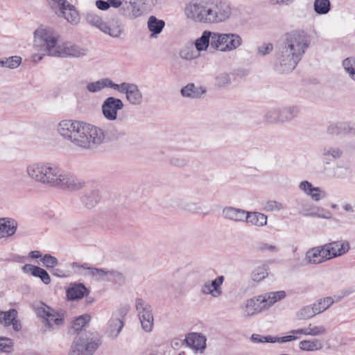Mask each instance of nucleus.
<instances>
[{"mask_svg":"<svg viewBox=\"0 0 355 355\" xmlns=\"http://www.w3.org/2000/svg\"><path fill=\"white\" fill-rule=\"evenodd\" d=\"M26 173L32 180L50 187L77 191L84 185L82 180L51 163L31 164Z\"/></svg>","mask_w":355,"mask_h":355,"instance_id":"1","label":"nucleus"},{"mask_svg":"<svg viewBox=\"0 0 355 355\" xmlns=\"http://www.w3.org/2000/svg\"><path fill=\"white\" fill-rule=\"evenodd\" d=\"M57 130L64 139L84 149L92 148L105 139L102 128L79 121L63 120L58 123Z\"/></svg>","mask_w":355,"mask_h":355,"instance_id":"2","label":"nucleus"},{"mask_svg":"<svg viewBox=\"0 0 355 355\" xmlns=\"http://www.w3.org/2000/svg\"><path fill=\"white\" fill-rule=\"evenodd\" d=\"M285 36L284 46L275 63V69L281 73L292 71L296 67L311 43L310 36L302 31H293Z\"/></svg>","mask_w":355,"mask_h":355,"instance_id":"3","label":"nucleus"},{"mask_svg":"<svg viewBox=\"0 0 355 355\" xmlns=\"http://www.w3.org/2000/svg\"><path fill=\"white\" fill-rule=\"evenodd\" d=\"M34 35V47L41 51L42 55L80 58L87 55V50L78 45L71 43L58 44V35L51 28H37Z\"/></svg>","mask_w":355,"mask_h":355,"instance_id":"4","label":"nucleus"},{"mask_svg":"<svg viewBox=\"0 0 355 355\" xmlns=\"http://www.w3.org/2000/svg\"><path fill=\"white\" fill-rule=\"evenodd\" d=\"M90 321L87 314L76 318L72 322L70 334H78L71 346L69 355H92L100 345V340L92 333L83 332V329Z\"/></svg>","mask_w":355,"mask_h":355,"instance_id":"5","label":"nucleus"},{"mask_svg":"<svg viewBox=\"0 0 355 355\" xmlns=\"http://www.w3.org/2000/svg\"><path fill=\"white\" fill-rule=\"evenodd\" d=\"M72 268L78 269L76 272L83 275H89L97 281H111L112 279H121L123 277V275L117 270L90 267L87 263L80 264L73 262Z\"/></svg>","mask_w":355,"mask_h":355,"instance_id":"6","label":"nucleus"},{"mask_svg":"<svg viewBox=\"0 0 355 355\" xmlns=\"http://www.w3.org/2000/svg\"><path fill=\"white\" fill-rule=\"evenodd\" d=\"M150 0H123L119 13L125 19L134 20L144 14V6L149 3ZM152 3L153 0H150Z\"/></svg>","mask_w":355,"mask_h":355,"instance_id":"7","label":"nucleus"},{"mask_svg":"<svg viewBox=\"0 0 355 355\" xmlns=\"http://www.w3.org/2000/svg\"><path fill=\"white\" fill-rule=\"evenodd\" d=\"M136 309L139 313L142 329L146 332L152 331L154 318L151 306L141 299H137L136 301Z\"/></svg>","mask_w":355,"mask_h":355,"instance_id":"8","label":"nucleus"},{"mask_svg":"<svg viewBox=\"0 0 355 355\" xmlns=\"http://www.w3.org/2000/svg\"><path fill=\"white\" fill-rule=\"evenodd\" d=\"M123 106V103L120 98L113 96L107 97L103 102L102 114L108 121H115L118 117V111L122 110Z\"/></svg>","mask_w":355,"mask_h":355,"instance_id":"9","label":"nucleus"},{"mask_svg":"<svg viewBox=\"0 0 355 355\" xmlns=\"http://www.w3.org/2000/svg\"><path fill=\"white\" fill-rule=\"evenodd\" d=\"M115 90L125 94L126 99L132 105H139L142 103L143 95L136 84L125 82L116 84Z\"/></svg>","mask_w":355,"mask_h":355,"instance_id":"10","label":"nucleus"},{"mask_svg":"<svg viewBox=\"0 0 355 355\" xmlns=\"http://www.w3.org/2000/svg\"><path fill=\"white\" fill-rule=\"evenodd\" d=\"M128 308L123 307L119 309L118 316L113 315L107 323L106 334L109 337L116 338L123 327V318L128 313Z\"/></svg>","mask_w":355,"mask_h":355,"instance_id":"11","label":"nucleus"},{"mask_svg":"<svg viewBox=\"0 0 355 355\" xmlns=\"http://www.w3.org/2000/svg\"><path fill=\"white\" fill-rule=\"evenodd\" d=\"M324 252L327 254L326 259L329 260L332 258L340 257L346 254L350 249L347 241H336L323 245Z\"/></svg>","mask_w":355,"mask_h":355,"instance_id":"12","label":"nucleus"},{"mask_svg":"<svg viewBox=\"0 0 355 355\" xmlns=\"http://www.w3.org/2000/svg\"><path fill=\"white\" fill-rule=\"evenodd\" d=\"M214 16V24L225 21L232 13V9L229 3L223 1L211 2Z\"/></svg>","mask_w":355,"mask_h":355,"instance_id":"13","label":"nucleus"},{"mask_svg":"<svg viewBox=\"0 0 355 355\" xmlns=\"http://www.w3.org/2000/svg\"><path fill=\"white\" fill-rule=\"evenodd\" d=\"M205 1L202 0H193L189 3L184 12L187 17L195 21L201 22L203 17V10L205 9Z\"/></svg>","mask_w":355,"mask_h":355,"instance_id":"14","label":"nucleus"},{"mask_svg":"<svg viewBox=\"0 0 355 355\" xmlns=\"http://www.w3.org/2000/svg\"><path fill=\"white\" fill-rule=\"evenodd\" d=\"M225 277L223 275L218 276L212 281H208L201 288V293L203 295H211L214 297H218L223 294L221 286Z\"/></svg>","mask_w":355,"mask_h":355,"instance_id":"15","label":"nucleus"},{"mask_svg":"<svg viewBox=\"0 0 355 355\" xmlns=\"http://www.w3.org/2000/svg\"><path fill=\"white\" fill-rule=\"evenodd\" d=\"M266 302V300L265 297H263L262 295L258 296L256 299L252 298L248 300L243 309L245 315L252 316L267 309Z\"/></svg>","mask_w":355,"mask_h":355,"instance_id":"16","label":"nucleus"},{"mask_svg":"<svg viewBox=\"0 0 355 355\" xmlns=\"http://www.w3.org/2000/svg\"><path fill=\"white\" fill-rule=\"evenodd\" d=\"M102 26L101 31L114 38H119L124 32L123 24L118 18L105 22Z\"/></svg>","mask_w":355,"mask_h":355,"instance_id":"17","label":"nucleus"},{"mask_svg":"<svg viewBox=\"0 0 355 355\" xmlns=\"http://www.w3.org/2000/svg\"><path fill=\"white\" fill-rule=\"evenodd\" d=\"M17 318V311L11 309L7 311H0V323L6 327L12 326V329L19 331L21 329V324Z\"/></svg>","mask_w":355,"mask_h":355,"instance_id":"18","label":"nucleus"},{"mask_svg":"<svg viewBox=\"0 0 355 355\" xmlns=\"http://www.w3.org/2000/svg\"><path fill=\"white\" fill-rule=\"evenodd\" d=\"M327 257L323 245H320L309 249L305 254V259L309 263L318 264L329 260Z\"/></svg>","mask_w":355,"mask_h":355,"instance_id":"19","label":"nucleus"},{"mask_svg":"<svg viewBox=\"0 0 355 355\" xmlns=\"http://www.w3.org/2000/svg\"><path fill=\"white\" fill-rule=\"evenodd\" d=\"M297 339L296 336H285L282 337L272 336H261L259 334H254L250 337V340L254 343H286Z\"/></svg>","mask_w":355,"mask_h":355,"instance_id":"20","label":"nucleus"},{"mask_svg":"<svg viewBox=\"0 0 355 355\" xmlns=\"http://www.w3.org/2000/svg\"><path fill=\"white\" fill-rule=\"evenodd\" d=\"M223 216L234 222H245L247 211L233 207H225L222 211Z\"/></svg>","mask_w":355,"mask_h":355,"instance_id":"21","label":"nucleus"},{"mask_svg":"<svg viewBox=\"0 0 355 355\" xmlns=\"http://www.w3.org/2000/svg\"><path fill=\"white\" fill-rule=\"evenodd\" d=\"M17 223L12 218H0V239L13 235L17 230Z\"/></svg>","mask_w":355,"mask_h":355,"instance_id":"22","label":"nucleus"},{"mask_svg":"<svg viewBox=\"0 0 355 355\" xmlns=\"http://www.w3.org/2000/svg\"><path fill=\"white\" fill-rule=\"evenodd\" d=\"M184 340L188 345L191 346L196 351H200L201 353L206 348V338L200 334H189Z\"/></svg>","mask_w":355,"mask_h":355,"instance_id":"23","label":"nucleus"},{"mask_svg":"<svg viewBox=\"0 0 355 355\" xmlns=\"http://www.w3.org/2000/svg\"><path fill=\"white\" fill-rule=\"evenodd\" d=\"M44 322L45 327L49 329H54L55 327L62 326L64 323V313H58L51 309Z\"/></svg>","mask_w":355,"mask_h":355,"instance_id":"24","label":"nucleus"},{"mask_svg":"<svg viewBox=\"0 0 355 355\" xmlns=\"http://www.w3.org/2000/svg\"><path fill=\"white\" fill-rule=\"evenodd\" d=\"M224 46L220 48L221 51H231L242 44V38L235 33L224 34Z\"/></svg>","mask_w":355,"mask_h":355,"instance_id":"25","label":"nucleus"},{"mask_svg":"<svg viewBox=\"0 0 355 355\" xmlns=\"http://www.w3.org/2000/svg\"><path fill=\"white\" fill-rule=\"evenodd\" d=\"M177 202L178 208L184 211L195 214H202L204 216L208 214V211H204L205 207L198 203L187 202L183 199H179Z\"/></svg>","mask_w":355,"mask_h":355,"instance_id":"26","label":"nucleus"},{"mask_svg":"<svg viewBox=\"0 0 355 355\" xmlns=\"http://www.w3.org/2000/svg\"><path fill=\"white\" fill-rule=\"evenodd\" d=\"M116 86V83H113L110 78H105L96 82L88 83L87 85V89L90 92L96 93L106 87L115 89Z\"/></svg>","mask_w":355,"mask_h":355,"instance_id":"27","label":"nucleus"},{"mask_svg":"<svg viewBox=\"0 0 355 355\" xmlns=\"http://www.w3.org/2000/svg\"><path fill=\"white\" fill-rule=\"evenodd\" d=\"M299 188L315 201H318L322 198V191L320 188L314 187L309 181L301 182Z\"/></svg>","mask_w":355,"mask_h":355,"instance_id":"28","label":"nucleus"},{"mask_svg":"<svg viewBox=\"0 0 355 355\" xmlns=\"http://www.w3.org/2000/svg\"><path fill=\"white\" fill-rule=\"evenodd\" d=\"M206 92L201 87H196L193 83H190L181 89V94L184 97L198 98Z\"/></svg>","mask_w":355,"mask_h":355,"instance_id":"29","label":"nucleus"},{"mask_svg":"<svg viewBox=\"0 0 355 355\" xmlns=\"http://www.w3.org/2000/svg\"><path fill=\"white\" fill-rule=\"evenodd\" d=\"M59 17H64L68 22L71 24H77L80 20V16L78 11L75 9L74 6L67 3L65 6V10L60 11Z\"/></svg>","mask_w":355,"mask_h":355,"instance_id":"30","label":"nucleus"},{"mask_svg":"<svg viewBox=\"0 0 355 355\" xmlns=\"http://www.w3.org/2000/svg\"><path fill=\"white\" fill-rule=\"evenodd\" d=\"M89 291L83 284H75L67 291V296L69 300H78L83 298Z\"/></svg>","mask_w":355,"mask_h":355,"instance_id":"31","label":"nucleus"},{"mask_svg":"<svg viewBox=\"0 0 355 355\" xmlns=\"http://www.w3.org/2000/svg\"><path fill=\"white\" fill-rule=\"evenodd\" d=\"M245 222L257 227H262L267 224V216L257 211H247Z\"/></svg>","mask_w":355,"mask_h":355,"instance_id":"32","label":"nucleus"},{"mask_svg":"<svg viewBox=\"0 0 355 355\" xmlns=\"http://www.w3.org/2000/svg\"><path fill=\"white\" fill-rule=\"evenodd\" d=\"M100 194L98 190L91 191L81 198V202L87 208L94 207L100 200Z\"/></svg>","mask_w":355,"mask_h":355,"instance_id":"33","label":"nucleus"},{"mask_svg":"<svg viewBox=\"0 0 355 355\" xmlns=\"http://www.w3.org/2000/svg\"><path fill=\"white\" fill-rule=\"evenodd\" d=\"M165 26V22L162 19H158L155 16H150L148 20V28L151 32V37L160 33Z\"/></svg>","mask_w":355,"mask_h":355,"instance_id":"34","label":"nucleus"},{"mask_svg":"<svg viewBox=\"0 0 355 355\" xmlns=\"http://www.w3.org/2000/svg\"><path fill=\"white\" fill-rule=\"evenodd\" d=\"M281 123L293 120L299 113V108L297 106H289L279 109Z\"/></svg>","mask_w":355,"mask_h":355,"instance_id":"35","label":"nucleus"},{"mask_svg":"<svg viewBox=\"0 0 355 355\" xmlns=\"http://www.w3.org/2000/svg\"><path fill=\"white\" fill-rule=\"evenodd\" d=\"M351 130L347 123L331 124L327 128V132L331 135H339L349 133Z\"/></svg>","mask_w":355,"mask_h":355,"instance_id":"36","label":"nucleus"},{"mask_svg":"<svg viewBox=\"0 0 355 355\" xmlns=\"http://www.w3.org/2000/svg\"><path fill=\"white\" fill-rule=\"evenodd\" d=\"M334 302V300L331 297H326L318 300L312 306L315 312H316L317 314H319L329 309Z\"/></svg>","mask_w":355,"mask_h":355,"instance_id":"37","label":"nucleus"},{"mask_svg":"<svg viewBox=\"0 0 355 355\" xmlns=\"http://www.w3.org/2000/svg\"><path fill=\"white\" fill-rule=\"evenodd\" d=\"M322 347V343L318 339L304 340L299 343V347L304 351L318 350L321 349Z\"/></svg>","mask_w":355,"mask_h":355,"instance_id":"38","label":"nucleus"},{"mask_svg":"<svg viewBox=\"0 0 355 355\" xmlns=\"http://www.w3.org/2000/svg\"><path fill=\"white\" fill-rule=\"evenodd\" d=\"M286 294L284 291H279L276 292H270L268 293H266L264 295H262L263 297H265L266 300V308L273 305L275 302L280 301L285 298Z\"/></svg>","mask_w":355,"mask_h":355,"instance_id":"39","label":"nucleus"},{"mask_svg":"<svg viewBox=\"0 0 355 355\" xmlns=\"http://www.w3.org/2000/svg\"><path fill=\"white\" fill-rule=\"evenodd\" d=\"M211 35V31H204L202 36L197 39L195 42V47L198 52L206 50L209 46L210 37Z\"/></svg>","mask_w":355,"mask_h":355,"instance_id":"40","label":"nucleus"},{"mask_svg":"<svg viewBox=\"0 0 355 355\" xmlns=\"http://www.w3.org/2000/svg\"><path fill=\"white\" fill-rule=\"evenodd\" d=\"M268 266L263 264L257 267L251 274V278L254 282H261L268 275Z\"/></svg>","mask_w":355,"mask_h":355,"instance_id":"41","label":"nucleus"},{"mask_svg":"<svg viewBox=\"0 0 355 355\" xmlns=\"http://www.w3.org/2000/svg\"><path fill=\"white\" fill-rule=\"evenodd\" d=\"M313 8L317 14L326 15L331 10V3L329 0H315Z\"/></svg>","mask_w":355,"mask_h":355,"instance_id":"42","label":"nucleus"},{"mask_svg":"<svg viewBox=\"0 0 355 355\" xmlns=\"http://www.w3.org/2000/svg\"><path fill=\"white\" fill-rule=\"evenodd\" d=\"M21 63V58L19 56H10L0 60V67L9 69H16Z\"/></svg>","mask_w":355,"mask_h":355,"instance_id":"43","label":"nucleus"},{"mask_svg":"<svg viewBox=\"0 0 355 355\" xmlns=\"http://www.w3.org/2000/svg\"><path fill=\"white\" fill-rule=\"evenodd\" d=\"M223 33H218L211 32V35L210 37L209 45L214 49H218L220 51V48L224 46V40H225Z\"/></svg>","mask_w":355,"mask_h":355,"instance_id":"44","label":"nucleus"},{"mask_svg":"<svg viewBox=\"0 0 355 355\" xmlns=\"http://www.w3.org/2000/svg\"><path fill=\"white\" fill-rule=\"evenodd\" d=\"M180 55L183 59L191 60L198 58L199 56V53L196 49H194L193 46L191 44L183 47L180 52Z\"/></svg>","mask_w":355,"mask_h":355,"instance_id":"45","label":"nucleus"},{"mask_svg":"<svg viewBox=\"0 0 355 355\" xmlns=\"http://www.w3.org/2000/svg\"><path fill=\"white\" fill-rule=\"evenodd\" d=\"M231 84L230 73L221 72L215 77L216 86L220 88H225Z\"/></svg>","mask_w":355,"mask_h":355,"instance_id":"46","label":"nucleus"},{"mask_svg":"<svg viewBox=\"0 0 355 355\" xmlns=\"http://www.w3.org/2000/svg\"><path fill=\"white\" fill-rule=\"evenodd\" d=\"M317 315L313 306H305L301 308L296 314L299 320H307Z\"/></svg>","mask_w":355,"mask_h":355,"instance_id":"47","label":"nucleus"},{"mask_svg":"<svg viewBox=\"0 0 355 355\" xmlns=\"http://www.w3.org/2000/svg\"><path fill=\"white\" fill-rule=\"evenodd\" d=\"M343 67L349 76L355 80V58L350 57L343 61Z\"/></svg>","mask_w":355,"mask_h":355,"instance_id":"48","label":"nucleus"},{"mask_svg":"<svg viewBox=\"0 0 355 355\" xmlns=\"http://www.w3.org/2000/svg\"><path fill=\"white\" fill-rule=\"evenodd\" d=\"M265 121L269 123H275L280 121V110L279 108H272L268 110L264 115Z\"/></svg>","mask_w":355,"mask_h":355,"instance_id":"49","label":"nucleus"},{"mask_svg":"<svg viewBox=\"0 0 355 355\" xmlns=\"http://www.w3.org/2000/svg\"><path fill=\"white\" fill-rule=\"evenodd\" d=\"M33 269V276L39 277L42 280V282L45 284H49L51 282L50 275L44 269L39 266H35Z\"/></svg>","mask_w":355,"mask_h":355,"instance_id":"50","label":"nucleus"},{"mask_svg":"<svg viewBox=\"0 0 355 355\" xmlns=\"http://www.w3.org/2000/svg\"><path fill=\"white\" fill-rule=\"evenodd\" d=\"M205 9L203 10V17L201 20V22L208 23V24H214V16H213V9L211 3H207L205 1Z\"/></svg>","mask_w":355,"mask_h":355,"instance_id":"51","label":"nucleus"},{"mask_svg":"<svg viewBox=\"0 0 355 355\" xmlns=\"http://www.w3.org/2000/svg\"><path fill=\"white\" fill-rule=\"evenodd\" d=\"M85 19L88 24L97 27L101 31L103 28L102 25L105 23L98 15L93 12H87Z\"/></svg>","mask_w":355,"mask_h":355,"instance_id":"52","label":"nucleus"},{"mask_svg":"<svg viewBox=\"0 0 355 355\" xmlns=\"http://www.w3.org/2000/svg\"><path fill=\"white\" fill-rule=\"evenodd\" d=\"M48 3L51 8L55 11L56 15H60V11L65 10V6H67L68 1L67 0H47Z\"/></svg>","mask_w":355,"mask_h":355,"instance_id":"53","label":"nucleus"},{"mask_svg":"<svg viewBox=\"0 0 355 355\" xmlns=\"http://www.w3.org/2000/svg\"><path fill=\"white\" fill-rule=\"evenodd\" d=\"M307 336H318L326 334L327 330L324 326H315L309 324L307 327Z\"/></svg>","mask_w":355,"mask_h":355,"instance_id":"54","label":"nucleus"},{"mask_svg":"<svg viewBox=\"0 0 355 355\" xmlns=\"http://www.w3.org/2000/svg\"><path fill=\"white\" fill-rule=\"evenodd\" d=\"M42 261L44 266L48 269L53 268L58 263L57 258L50 254H44L42 259Z\"/></svg>","mask_w":355,"mask_h":355,"instance_id":"55","label":"nucleus"},{"mask_svg":"<svg viewBox=\"0 0 355 355\" xmlns=\"http://www.w3.org/2000/svg\"><path fill=\"white\" fill-rule=\"evenodd\" d=\"M343 151L338 148L329 147L324 148L322 151L323 157L331 156L334 159H338L341 157Z\"/></svg>","mask_w":355,"mask_h":355,"instance_id":"56","label":"nucleus"},{"mask_svg":"<svg viewBox=\"0 0 355 355\" xmlns=\"http://www.w3.org/2000/svg\"><path fill=\"white\" fill-rule=\"evenodd\" d=\"M13 343L8 338H0V352H10L12 350Z\"/></svg>","mask_w":355,"mask_h":355,"instance_id":"57","label":"nucleus"},{"mask_svg":"<svg viewBox=\"0 0 355 355\" xmlns=\"http://www.w3.org/2000/svg\"><path fill=\"white\" fill-rule=\"evenodd\" d=\"M188 160L184 157H171L169 159L171 166L177 168H183L188 164Z\"/></svg>","mask_w":355,"mask_h":355,"instance_id":"58","label":"nucleus"},{"mask_svg":"<svg viewBox=\"0 0 355 355\" xmlns=\"http://www.w3.org/2000/svg\"><path fill=\"white\" fill-rule=\"evenodd\" d=\"M51 308L44 304H42L40 306L35 308V313L40 318H42L45 320L51 311Z\"/></svg>","mask_w":355,"mask_h":355,"instance_id":"59","label":"nucleus"},{"mask_svg":"<svg viewBox=\"0 0 355 355\" xmlns=\"http://www.w3.org/2000/svg\"><path fill=\"white\" fill-rule=\"evenodd\" d=\"M282 207V203L275 200L268 201L266 204V209L267 211H279Z\"/></svg>","mask_w":355,"mask_h":355,"instance_id":"60","label":"nucleus"},{"mask_svg":"<svg viewBox=\"0 0 355 355\" xmlns=\"http://www.w3.org/2000/svg\"><path fill=\"white\" fill-rule=\"evenodd\" d=\"M273 49V46L272 44H263L261 46L258 47V53L263 55H266L270 53Z\"/></svg>","mask_w":355,"mask_h":355,"instance_id":"61","label":"nucleus"},{"mask_svg":"<svg viewBox=\"0 0 355 355\" xmlns=\"http://www.w3.org/2000/svg\"><path fill=\"white\" fill-rule=\"evenodd\" d=\"M96 6L101 10H106L110 8L109 2L103 0H97L96 1Z\"/></svg>","mask_w":355,"mask_h":355,"instance_id":"62","label":"nucleus"},{"mask_svg":"<svg viewBox=\"0 0 355 355\" xmlns=\"http://www.w3.org/2000/svg\"><path fill=\"white\" fill-rule=\"evenodd\" d=\"M259 249L261 251H265V250L277 251V249L276 246L272 245H269V244H267V243H261V244H260Z\"/></svg>","mask_w":355,"mask_h":355,"instance_id":"63","label":"nucleus"},{"mask_svg":"<svg viewBox=\"0 0 355 355\" xmlns=\"http://www.w3.org/2000/svg\"><path fill=\"white\" fill-rule=\"evenodd\" d=\"M110 4V7L121 8L123 3V1L121 0H107Z\"/></svg>","mask_w":355,"mask_h":355,"instance_id":"64","label":"nucleus"}]
</instances>
